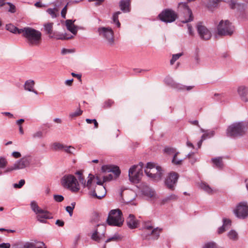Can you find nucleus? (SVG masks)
<instances>
[{
    "label": "nucleus",
    "mask_w": 248,
    "mask_h": 248,
    "mask_svg": "<svg viewBox=\"0 0 248 248\" xmlns=\"http://www.w3.org/2000/svg\"><path fill=\"white\" fill-rule=\"evenodd\" d=\"M165 82L170 85L172 86H173L174 88H175L179 90H184L186 89L187 91H190L194 88V86H184L181 84L175 83L173 82V80L170 77H167L165 79Z\"/></svg>",
    "instance_id": "obj_18"
},
{
    "label": "nucleus",
    "mask_w": 248,
    "mask_h": 248,
    "mask_svg": "<svg viewBox=\"0 0 248 248\" xmlns=\"http://www.w3.org/2000/svg\"><path fill=\"white\" fill-rule=\"evenodd\" d=\"M217 34L219 36H231L234 31V27L229 20H221L217 27Z\"/></svg>",
    "instance_id": "obj_8"
},
{
    "label": "nucleus",
    "mask_w": 248,
    "mask_h": 248,
    "mask_svg": "<svg viewBox=\"0 0 248 248\" xmlns=\"http://www.w3.org/2000/svg\"><path fill=\"white\" fill-rule=\"evenodd\" d=\"M6 4H8L10 8L8 10V12L11 13H15L16 12V6L11 2H7Z\"/></svg>",
    "instance_id": "obj_51"
},
{
    "label": "nucleus",
    "mask_w": 248,
    "mask_h": 248,
    "mask_svg": "<svg viewBox=\"0 0 248 248\" xmlns=\"http://www.w3.org/2000/svg\"><path fill=\"white\" fill-rule=\"evenodd\" d=\"M178 177V174L175 172L170 173L165 179V184L166 186L171 190H174L175 185L177 182Z\"/></svg>",
    "instance_id": "obj_14"
},
{
    "label": "nucleus",
    "mask_w": 248,
    "mask_h": 248,
    "mask_svg": "<svg viewBox=\"0 0 248 248\" xmlns=\"http://www.w3.org/2000/svg\"><path fill=\"white\" fill-rule=\"evenodd\" d=\"M25 181L24 179H21L19 181L18 184H14V187L16 188H20L25 184Z\"/></svg>",
    "instance_id": "obj_52"
},
{
    "label": "nucleus",
    "mask_w": 248,
    "mask_h": 248,
    "mask_svg": "<svg viewBox=\"0 0 248 248\" xmlns=\"http://www.w3.org/2000/svg\"><path fill=\"white\" fill-rule=\"evenodd\" d=\"M101 169L104 172H112L115 175L116 177H118L121 173V170L117 166L104 165L102 167Z\"/></svg>",
    "instance_id": "obj_19"
},
{
    "label": "nucleus",
    "mask_w": 248,
    "mask_h": 248,
    "mask_svg": "<svg viewBox=\"0 0 248 248\" xmlns=\"http://www.w3.org/2000/svg\"><path fill=\"white\" fill-rule=\"evenodd\" d=\"M114 102L112 100L108 99L104 103L102 107L104 109L109 108L114 104Z\"/></svg>",
    "instance_id": "obj_42"
},
{
    "label": "nucleus",
    "mask_w": 248,
    "mask_h": 248,
    "mask_svg": "<svg viewBox=\"0 0 248 248\" xmlns=\"http://www.w3.org/2000/svg\"><path fill=\"white\" fill-rule=\"evenodd\" d=\"M228 236L230 239L235 240L237 239V233L234 230H231L228 233Z\"/></svg>",
    "instance_id": "obj_40"
},
{
    "label": "nucleus",
    "mask_w": 248,
    "mask_h": 248,
    "mask_svg": "<svg viewBox=\"0 0 248 248\" xmlns=\"http://www.w3.org/2000/svg\"><path fill=\"white\" fill-rule=\"evenodd\" d=\"M33 138H41L43 137V132L41 131H37L32 135Z\"/></svg>",
    "instance_id": "obj_57"
},
{
    "label": "nucleus",
    "mask_w": 248,
    "mask_h": 248,
    "mask_svg": "<svg viewBox=\"0 0 248 248\" xmlns=\"http://www.w3.org/2000/svg\"><path fill=\"white\" fill-rule=\"evenodd\" d=\"M182 55V53H177L176 54H173L172 55V58L170 61V64L171 65H173L174 63Z\"/></svg>",
    "instance_id": "obj_43"
},
{
    "label": "nucleus",
    "mask_w": 248,
    "mask_h": 248,
    "mask_svg": "<svg viewBox=\"0 0 248 248\" xmlns=\"http://www.w3.org/2000/svg\"><path fill=\"white\" fill-rule=\"evenodd\" d=\"M164 152L169 155H172L173 154H175V153H176V150L173 148L167 147L165 148Z\"/></svg>",
    "instance_id": "obj_49"
},
{
    "label": "nucleus",
    "mask_w": 248,
    "mask_h": 248,
    "mask_svg": "<svg viewBox=\"0 0 248 248\" xmlns=\"http://www.w3.org/2000/svg\"><path fill=\"white\" fill-rule=\"evenodd\" d=\"M237 92L241 99L245 101H248V89L244 86H241L238 88Z\"/></svg>",
    "instance_id": "obj_23"
},
{
    "label": "nucleus",
    "mask_w": 248,
    "mask_h": 248,
    "mask_svg": "<svg viewBox=\"0 0 248 248\" xmlns=\"http://www.w3.org/2000/svg\"><path fill=\"white\" fill-rule=\"evenodd\" d=\"M75 149L72 146H64V147L63 148V150L66 153L68 154H73V151Z\"/></svg>",
    "instance_id": "obj_53"
},
{
    "label": "nucleus",
    "mask_w": 248,
    "mask_h": 248,
    "mask_svg": "<svg viewBox=\"0 0 248 248\" xmlns=\"http://www.w3.org/2000/svg\"><path fill=\"white\" fill-rule=\"evenodd\" d=\"M124 221L123 214L120 209L111 210L107 218V222L109 225L121 227Z\"/></svg>",
    "instance_id": "obj_5"
},
{
    "label": "nucleus",
    "mask_w": 248,
    "mask_h": 248,
    "mask_svg": "<svg viewBox=\"0 0 248 248\" xmlns=\"http://www.w3.org/2000/svg\"><path fill=\"white\" fill-rule=\"evenodd\" d=\"M126 224L128 227L133 229L138 228L139 225V221L137 219L133 214H129L126 219Z\"/></svg>",
    "instance_id": "obj_20"
},
{
    "label": "nucleus",
    "mask_w": 248,
    "mask_h": 248,
    "mask_svg": "<svg viewBox=\"0 0 248 248\" xmlns=\"http://www.w3.org/2000/svg\"><path fill=\"white\" fill-rule=\"evenodd\" d=\"M201 187L203 190L208 193H211L212 192L213 190L212 188L209 186V185L206 184L205 183H202Z\"/></svg>",
    "instance_id": "obj_41"
},
{
    "label": "nucleus",
    "mask_w": 248,
    "mask_h": 248,
    "mask_svg": "<svg viewBox=\"0 0 248 248\" xmlns=\"http://www.w3.org/2000/svg\"><path fill=\"white\" fill-rule=\"evenodd\" d=\"M131 0H121L119 2L121 10L124 13L129 12L130 11Z\"/></svg>",
    "instance_id": "obj_25"
},
{
    "label": "nucleus",
    "mask_w": 248,
    "mask_h": 248,
    "mask_svg": "<svg viewBox=\"0 0 248 248\" xmlns=\"http://www.w3.org/2000/svg\"><path fill=\"white\" fill-rule=\"evenodd\" d=\"M158 17L161 21L168 23L175 21L178 18V15L171 9L167 8L162 10Z\"/></svg>",
    "instance_id": "obj_10"
},
{
    "label": "nucleus",
    "mask_w": 248,
    "mask_h": 248,
    "mask_svg": "<svg viewBox=\"0 0 248 248\" xmlns=\"http://www.w3.org/2000/svg\"><path fill=\"white\" fill-rule=\"evenodd\" d=\"M215 135V131L213 130H207L205 133H204L202 136H204V139L205 140L206 138H210L212 137Z\"/></svg>",
    "instance_id": "obj_46"
},
{
    "label": "nucleus",
    "mask_w": 248,
    "mask_h": 248,
    "mask_svg": "<svg viewBox=\"0 0 248 248\" xmlns=\"http://www.w3.org/2000/svg\"><path fill=\"white\" fill-rule=\"evenodd\" d=\"M31 207L32 209V210L36 214L37 213H38L39 212L42 211V209H41L38 205H37V203L36 202L33 201H31Z\"/></svg>",
    "instance_id": "obj_33"
},
{
    "label": "nucleus",
    "mask_w": 248,
    "mask_h": 248,
    "mask_svg": "<svg viewBox=\"0 0 248 248\" xmlns=\"http://www.w3.org/2000/svg\"><path fill=\"white\" fill-rule=\"evenodd\" d=\"M70 4V2H68L67 4L63 7L61 11V16L62 18H66V14L67 10V6Z\"/></svg>",
    "instance_id": "obj_54"
},
{
    "label": "nucleus",
    "mask_w": 248,
    "mask_h": 248,
    "mask_svg": "<svg viewBox=\"0 0 248 248\" xmlns=\"http://www.w3.org/2000/svg\"><path fill=\"white\" fill-rule=\"evenodd\" d=\"M8 162L6 159L2 156L0 157V168L3 169L7 165Z\"/></svg>",
    "instance_id": "obj_45"
},
{
    "label": "nucleus",
    "mask_w": 248,
    "mask_h": 248,
    "mask_svg": "<svg viewBox=\"0 0 248 248\" xmlns=\"http://www.w3.org/2000/svg\"><path fill=\"white\" fill-rule=\"evenodd\" d=\"M58 10L56 8H54L53 9L48 8L46 10L47 13L49 15H50L52 18H55L57 17V15L56 13V12H58Z\"/></svg>",
    "instance_id": "obj_38"
},
{
    "label": "nucleus",
    "mask_w": 248,
    "mask_h": 248,
    "mask_svg": "<svg viewBox=\"0 0 248 248\" xmlns=\"http://www.w3.org/2000/svg\"><path fill=\"white\" fill-rule=\"evenodd\" d=\"M12 155L15 158H18L21 156V154L17 151H14L12 153Z\"/></svg>",
    "instance_id": "obj_64"
},
{
    "label": "nucleus",
    "mask_w": 248,
    "mask_h": 248,
    "mask_svg": "<svg viewBox=\"0 0 248 248\" xmlns=\"http://www.w3.org/2000/svg\"><path fill=\"white\" fill-rule=\"evenodd\" d=\"M135 167H132L129 170L128 176L129 180L133 183H138L141 179V176L134 171Z\"/></svg>",
    "instance_id": "obj_22"
},
{
    "label": "nucleus",
    "mask_w": 248,
    "mask_h": 248,
    "mask_svg": "<svg viewBox=\"0 0 248 248\" xmlns=\"http://www.w3.org/2000/svg\"><path fill=\"white\" fill-rule=\"evenodd\" d=\"M248 130V124L245 122L234 123L226 130V135L232 138H237L245 135Z\"/></svg>",
    "instance_id": "obj_3"
},
{
    "label": "nucleus",
    "mask_w": 248,
    "mask_h": 248,
    "mask_svg": "<svg viewBox=\"0 0 248 248\" xmlns=\"http://www.w3.org/2000/svg\"><path fill=\"white\" fill-rule=\"evenodd\" d=\"M31 162V158L30 156H25L16 161L12 166L8 167L4 171V173H7L15 170L23 169L29 166Z\"/></svg>",
    "instance_id": "obj_9"
},
{
    "label": "nucleus",
    "mask_w": 248,
    "mask_h": 248,
    "mask_svg": "<svg viewBox=\"0 0 248 248\" xmlns=\"http://www.w3.org/2000/svg\"><path fill=\"white\" fill-rule=\"evenodd\" d=\"M113 179V175L111 174H109L103 177V182H107Z\"/></svg>",
    "instance_id": "obj_58"
},
{
    "label": "nucleus",
    "mask_w": 248,
    "mask_h": 248,
    "mask_svg": "<svg viewBox=\"0 0 248 248\" xmlns=\"http://www.w3.org/2000/svg\"><path fill=\"white\" fill-rule=\"evenodd\" d=\"M223 226H225L226 227L228 226H230L231 224V221L229 219H227L226 218H224L223 219Z\"/></svg>",
    "instance_id": "obj_61"
},
{
    "label": "nucleus",
    "mask_w": 248,
    "mask_h": 248,
    "mask_svg": "<svg viewBox=\"0 0 248 248\" xmlns=\"http://www.w3.org/2000/svg\"><path fill=\"white\" fill-rule=\"evenodd\" d=\"M143 229L145 230L151 231V232L148 234L153 235L155 239H158L159 236V232L162 231V229L158 227L153 229V226L150 221L144 222Z\"/></svg>",
    "instance_id": "obj_16"
},
{
    "label": "nucleus",
    "mask_w": 248,
    "mask_h": 248,
    "mask_svg": "<svg viewBox=\"0 0 248 248\" xmlns=\"http://www.w3.org/2000/svg\"><path fill=\"white\" fill-rule=\"evenodd\" d=\"M6 28L8 31H10L12 33L18 34V32L20 31V30L21 29L17 28V27H15L11 24L6 25Z\"/></svg>",
    "instance_id": "obj_35"
},
{
    "label": "nucleus",
    "mask_w": 248,
    "mask_h": 248,
    "mask_svg": "<svg viewBox=\"0 0 248 248\" xmlns=\"http://www.w3.org/2000/svg\"><path fill=\"white\" fill-rule=\"evenodd\" d=\"M143 163H140L139 165H134L132 167H135V168L134 169V171L136 172L137 173H138L140 176L141 177L142 175V166H143Z\"/></svg>",
    "instance_id": "obj_36"
},
{
    "label": "nucleus",
    "mask_w": 248,
    "mask_h": 248,
    "mask_svg": "<svg viewBox=\"0 0 248 248\" xmlns=\"http://www.w3.org/2000/svg\"><path fill=\"white\" fill-rule=\"evenodd\" d=\"M233 213L240 219H244L248 217V206L247 202H240L233 210Z\"/></svg>",
    "instance_id": "obj_12"
},
{
    "label": "nucleus",
    "mask_w": 248,
    "mask_h": 248,
    "mask_svg": "<svg viewBox=\"0 0 248 248\" xmlns=\"http://www.w3.org/2000/svg\"><path fill=\"white\" fill-rule=\"evenodd\" d=\"M216 245L217 244L213 241L208 242L203 245L202 248H216Z\"/></svg>",
    "instance_id": "obj_37"
},
{
    "label": "nucleus",
    "mask_w": 248,
    "mask_h": 248,
    "mask_svg": "<svg viewBox=\"0 0 248 248\" xmlns=\"http://www.w3.org/2000/svg\"><path fill=\"white\" fill-rule=\"evenodd\" d=\"M53 198L57 202H62L64 200L63 197L61 195H54Z\"/></svg>",
    "instance_id": "obj_56"
},
{
    "label": "nucleus",
    "mask_w": 248,
    "mask_h": 248,
    "mask_svg": "<svg viewBox=\"0 0 248 248\" xmlns=\"http://www.w3.org/2000/svg\"><path fill=\"white\" fill-rule=\"evenodd\" d=\"M37 219L40 222L46 223V219L51 218L52 217L51 214L48 211L43 210L42 211L39 212L36 214Z\"/></svg>",
    "instance_id": "obj_21"
},
{
    "label": "nucleus",
    "mask_w": 248,
    "mask_h": 248,
    "mask_svg": "<svg viewBox=\"0 0 248 248\" xmlns=\"http://www.w3.org/2000/svg\"><path fill=\"white\" fill-rule=\"evenodd\" d=\"M178 11L181 13V22L183 23H187L193 20L194 16L191 9L186 2H180L178 5Z\"/></svg>",
    "instance_id": "obj_6"
},
{
    "label": "nucleus",
    "mask_w": 248,
    "mask_h": 248,
    "mask_svg": "<svg viewBox=\"0 0 248 248\" xmlns=\"http://www.w3.org/2000/svg\"><path fill=\"white\" fill-rule=\"evenodd\" d=\"M35 245L33 243L27 242L23 247V248H34Z\"/></svg>",
    "instance_id": "obj_63"
},
{
    "label": "nucleus",
    "mask_w": 248,
    "mask_h": 248,
    "mask_svg": "<svg viewBox=\"0 0 248 248\" xmlns=\"http://www.w3.org/2000/svg\"><path fill=\"white\" fill-rule=\"evenodd\" d=\"M65 210L69 213V216L72 217L73 215L74 207L68 206L66 207Z\"/></svg>",
    "instance_id": "obj_59"
},
{
    "label": "nucleus",
    "mask_w": 248,
    "mask_h": 248,
    "mask_svg": "<svg viewBox=\"0 0 248 248\" xmlns=\"http://www.w3.org/2000/svg\"><path fill=\"white\" fill-rule=\"evenodd\" d=\"M61 184L63 187L69 189L73 192H78L79 188L76 178L73 175H65L61 179Z\"/></svg>",
    "instance_id": "obj_7"
},
{
    "label": "nucleus",
    "mask_w": 248,
    "mask_h": 248,
    "mask_svg": "<svg viewBox=\"0 0 248 248\" xmlns=\"http://www.w3.org/2000/svg\"><path fill=\"white\" fill-rule=\"evenodd\" d=\"M22 34L26 43L31 46H39L42 42V33L31 27H25L20 30L18 34Z\"/></svg>",
    "instance_id": "obj_2"
},
{
    "label": "nucleus",
    "mask_w": 248,
    "mask_h": 248,
    "mask_svg": "<svg viewBox=\"0 0 248 248\" xmlns=\"http://www.w3.org/2000/svg\"><path fill=\"white\" fill-rule=\"evenodd\" d=\"M97 32L99 35L104 38L108 45L112 46L114 43V32L110 27H101L98 28Z\"/></svg>",
    "instance_id": "obj_11"
},
{
    "label": "nucleus",
    "mask_w": 248,
    "mask_h": 248,
    "mask_svg": "<svg viewBox=\"0 0 248 248\" xmlns=\"http://www.w3.org/2000/svg\"><path fill=\"white\" fill-rule=\"evenodd\" d=\"M223 1L226 2L232 10L236 9L238 11H242L245 10L246 7L245 3L238 2V0H228L227 1L223 0Z\"/></svg>",
    "instance_id": "obj_17"
},
{
    "label": "nucleus",
    "mask_w": 248,
    "mask_h": 248,
    "mask_svg": "<svg viewBox=\"0 0 248 248\" xmlns=\"http://www.w3.org/2000/svg\"><path fill=\"white\" fill-rule=\"evenodd\" d=\"M88 178L86 186L90 191V195L98 199H101L105 197L107 193L106 188L103 186L105 182L101 181L99 177L96 176V179L97 180L96 184H93L92 182L95 178L94 176L90 173Z\"/></svg>",
    "instance_id": "obj_1"
},
{
    "label": "nucleus",
    "mask_w": 248,
    "mask_h": 248,
    "mask_svg": "<svg viewBox=\"0 0 248 248\" xmlns=\"http://www.w3.org/2000/svg\"><path fill=\"white\" fill-rule=\"evenodd\" d=\"M187 29L188 31V33L190 35L193 36L194 35V31L192 30V27L190 24H187Z\"/></svg>",
    "instance_id": "obj_60"
},
{
    "label": "nucleus",
    "mask_w": 248,
    "mask_h": 248,
    "mask_svg": "<svg viewBox=\"0 0 248 248\" xmlns=\"http://www.w3.org/2000/svg\"><path fill=\"white\" fill-rule=\"evenodd\" d=\"M53 23H48L44 24V30L46 34L51 35L52 33Z\"/></svg>",
    "instance_id": "obj_34"
},
{
    "label": "nucleus",
    "mask_w": 248,
    "mask_h": 248,
    "mask_svg": "<svg viewBox=\"0 0 248 248\" xmlns=\"http://www.w3.org/2000/svg\"><path fill=\"white\" fill-rule=\"evenodd\" d=\"M198 33L202 39L207 40L211 37L210 31L202 22H199L197 25Z\"/></svg>",
    "instance_id": "obj_15"
},
{
    "label": "nucleus",
    "mask_w": 248,
    "mask_h": 248,
    "mask_svg": "<svg viewBox=\"0 0 248 248\" xmlns=\"http://www.w3.org/2000/svg\"><path fill=\"white\" fill-rule=\"evenodd\" d=\"M64 147V145L59 142H54L53 144V148L55 150H62Z\"/></svg>",
    "instance_id": "obj_47"
},
{
    "label": "nucleus",
    "mask_w": 248,
    "mask_h": 248,
    "mask_svg": "<svg viewBox=\"0 0 248 248\" xmlns=\"http://www.w3.org/2000/svg\"><path fill=\"white\" fill-rule=\"evenodd\" d=\"M35 85V82L31 79L27 80L24 85V89L29 92H33L36 94H38L37 91L33 89V87Z\"/></svg>",
    "instance_id": "obj_26"
},
{
    "label": "nucleus",
    "mask_w": 248,
    "mask_h": 248,
    "mask_svg": "<svg viewBox=\"0 0 248 248\" xmlns=\"http://www.w3.org/2000/svg\"><path fill=\"white\" fill-rule=\"evenodd\" d=\"M82 113V111L80 108H78L76 111L70 113L69 114V117L70 118L73 119L75 117L81 115Z\"/></svg>",
    "instance_id": "obj_39"
},
{
    "label": "nucleus",
    "mask_w": 248,
    "mask_h": 248,
    "mask_svg": "<svg viewBox=\"0 0 248 248\" xmlns=\"http://www.w3.org/2000/svg\"><path fill=\"white\" fill-rule=\"evenodd\" d=\"M178 154L179 152H176V153H175L173 159L172 160V162L175 165H180L183 162V159L177 160L176 159V156Z\"/></svg>",
    "instance_id": "obj_48"
},
{
    "label": "nucleus",
    "mask_w": 248,
    "mask_h": 248,
    "mask_svg": "<svg viewBox=\"0 0 248 248\" xmlns=\"http://www.w3.org/2000/svg\"><path fill=\"white\" fill-rule=\"evenodd\" d=\"M141 191L143 195L148 198L154 199L156 197L155 191L148 186H145L144 187L142 188Z\"/></svg>",
    "instance_id": "obj_27"
},
{
    "label": "nucleus",
    "mask_w": 248,
    "mask_h": 248,
    "mask_svg": "<svg viewBox=\"0 0 248 248\" xmlns=\"http://www.w3.org/2000/svg\"><path fill=\"white\" fill-rule=\"evenodd\" d=\"M211 161L217 168L219 170L223 168V162L222 157L213 158H212Z\"/></svg>",
    "instance_id": "obj_30"
},
{
    "label": "nucleus",
    "mask_w": 248,
    "mask_h": 248,
    "mask_svg": "<svg viewBox=\"0 0 248 248\" xmlns=\"http://www.w3.org/2000/svg\"><path fill=\"white\" fill-rule=\"evenodd\" d=\"M83 171L82 170H80L78 171H77L75 174L78 175V179L80 183L83 185V186L84 187H87V182H86V180L84 179V177H83Z\"/></svg>",
    "instance_id": "obj_31"
},
{
    "label": "nucleus",
    "mask_w": 248,
    "mask_h": 248,
    "mask_svg": "<svg viewBox=\"0 0 248 248\" xmlns=\"http://www.w3.org/2000/svg\"><path fill=\"white\" fill-rule=\"evenodd\" d=\"M178 198V196L175 194H171L165 198L163 200V202H168L170 201H176Z\"/></svg>",
    "instance_id": "obj_44"
},
{
    "label": "nucleus",
    "mask_w": 248,
    "mask_h": 248,
    "mask_svg": "<svg viewBox=\"0 0 248 248\" xmlns=\"http://www.w3.org/2000/svg\"><path fill=\"white\" fill-rule=\"evenodd\" d=\"M223 0H206L205 5L209 10L217 8L219 2Z\"/></svg>",
    "instance_id": "obj_28"
},
{
    "label": "nucleus",
    "mask_w": 248,
    "mask_h": 248,
    "mask_svg": "<svg viewBox=\"0 0 248 248\" xmlns=\"http://www.w3.org/2000/svg\"><path fill=\"white\" fill-rule=\"evenodd\" d=\"M121 14V12L120 11H118L113 14L112 16V23L113 24H116V26L118 28H120L121 26V23L118 20V16L120 14Z\"/></svg>",
    "instance_id": "obj_32"
},
{
    "label": "nucleus",
    "mask_w": 248,
    "mask_h": 248,
    "mask_svg": "<svg viewBox=\"0 0 248 248\" xmlns=\"http://www.w3.org/2000/svg\"><path fill=\"white\" fill-rule=\"evenodd\" d=\"M49 37L51 38H55L57 40H66L70 39L73 38V36H67L66 33H60L54 32L53 35H49Z\"/></svg>",
    "instance_id": "obj_29"
},
{
    "label": "nucleus",
    "mask_w": 248,
    "mask_h": 248,
    "mask_svg": "<svg viewBox=\"0 0 248 248\" xmlns=\"http://www.w3.org/2000/svg\"><path fill=\"white\" fill-rule=\"evenodd\" d=\"M194 61H195V62L196 63V64H199L200 62V59L199 55L198 54V50L197 51L196 53L195 54Z\"/></svg>",
    "instance_id": "obj_62"
},
{
    "label": "nucleus",
    "mask_w": 248,
    "mask_h": 248,
    "mask_svg": "<svg viewBox=\"0 0 248 248\" xmlns=\"http://www.w3.org/2000/svg\"><path fill=\"white\" fill-rule=\"evenodd\" d=\"M75 21V20L67 19L65 21V26L69 31L74 35H76L78 32V29L77 27L74 24Z\"/></svg>",
    "instance_id": "obj_24"
},
{
    "label": "nucleus",
    "mask_w": 248,
    "mask_h": 248,
    "mask_svg": "<svg viewBox=\"0 0 248 248\" xmlns=\"http://www.w3.org/2000/svg\"><path fill=\"white\" fill-rule=\"evenodd\" d=\"M98 228L96 229L91 236V238L93 240L98 243L101 241L104 240L105 238L106 228L103 225H97Z\"/></svg>",
    "instance_id": "obj_13"
},
{
    "label": "nucleus",
    "mask_w": 248,
    "mask_h": 248,
    "mask_svg": "<svg viewBox=\"0 0 248 248\" xmlns=\"http://www.w3.org/2000/svg\"><path fill=\"white\" fill-rule=\"evenodd\" d=\"M163 170L160 166H156L154 163L148 162L147 164L144 172L149 177L155 181L160 180L163 175Z\"/></svg>",
    "instance_id": "obj_4"
},
{
    "label": "nucleus",
    "mask_w": 248,
    "mask_h": 248,
    "mask_svg": "<svg viewBox=\"0 0 248 248\" xmlns=\"http://www.w3.org/2000/svg\"><path fill=\"white\" fill-rule=\"evenodd\" d=\"M120 237L118 234H115L113 236L110 237L105 241V244L111 241H117ZM106 244L104 245V248H105Z\"/></svg>",
    "instance_id": "obj_50"
},
{
    "label": "nucleus",
    "mask_w": 248,
    "mask_h": 248,
    "mask_svg": "<svg viewBox=\"0 0 248 248\" xmlns=\"http://www.w3.org/2000/svg\"><path fill=\"white\" fill-rule=\"evenodd\" d=\"M193 155H194V153L191 152V153L188 154L186 156L187 157H188L190 159V162L192 164H194L197 161L196 159L193 157Z\"/></svg>",
    "instance_id": "obj_55"
}]
</instances>
